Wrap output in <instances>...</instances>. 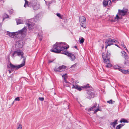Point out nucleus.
I'll use <instances>...</instances> for the list:
<instances>
[{"label": "nucleus", "mask_w": 129, "mask_h": 129, "mask_svg": "<svg viewBox=\"0 0 129 129\" xmlns=\"http://www.w3.org/2000/svg\"><path fill=\"white\" fill-rule=\"evenodd\" d=\"M116 0H112V2H114L115 1H116ZM117 1H118V0H117Z\"/></svg>", "instance_id": "40"}, {"label": "nucleus", "mask_w": 129, "mask_h": 129, "mask_svg": "<svg viewBox=\"0 0 129 129\" xmlns=\"http://www.w3.org/2000/svg\"><path fill=\"white\" fill-rule=\"evenodd\" d=\"M115 45L117 46H118V45L117 44H115Z\"/></svg>", "instance_id": "47"}, {"label": "nucleus", "mask_w": 129, "mask_h": 129, "mask_svg": "<svg viewBox=\"0 0 129 129\" xmlns=\"http://www.w3.org/2000/svg\"><path fill=\"white\" fill-rule=\"evenodd\" d=\"M25 58H24L22 63L18 66L14 65L10 62L9 64L10 66L9 68L11 69H13L15 70L18 69H19L20 68L23 67L25 65Z\"/></svg>", "instance_id": "5"}, {"label": "nucleus", "mask_w": 129, "mask_h": 129, "mask_svg": "<svg viewBox=\"0 0 129 129\" xmlns=\"http://www.w3.org/2000/svg\"><path fill=\"white\" fill-rule=\"evenodd\" d=\"M128 10V9H124V8L122 10L119 9L118 10V14L121 16H118V14H117L116 17H115L114 19H113L112 21L115 22L117 21L118 19H122L121 16L125 15L127 13Z\"/></svg>", "instance_id": "4"}, {"label": "nucleus", "mask_w": 129, "mask_h": 129, "mask_svg": "<svg viewBox=\"0 0 129 129\" xmlns=\"http://www.w3.org/2000/svg\"><path fill=\"white\" fill-rule=\"evenodd\" d=\"M9 73H11V71L10 70H9Z\"/></svg>", "instance_id": "44"}, {"label": "nucleus", "mask_w": 129, "mask_h": 129, "mask_svg": "<svg viewBox=\"0 0 129 129\" xmlns=\"http://www.w3.org/2000/svg\"><path fill=\"white\" fill-rule=\"evenodd\" d=\"M124 58L126 59H128V57L127 55H125Z\"/></svg>", "instance_id": "38"}, {"label": "nucleus", "mask_w": 129, "mask_h": 129, "mask_svg": "<svg viewBox=\"0 0 129 129\" xmlns=\"http://www.w3.org/2000/svg\"><path fill=\"white\" fill-rule=\"evenodd\" d=\"M126 122V120L124 119H122L120 121V122L121 123H122V122Z\"/></svg>", "instance_id": "35"}, {"label": "nucleus", "mask_w": 129, "mask_h": 129, "mask_svg": "<svg viewBox=\"0 0 129 129\" xmlns=\"http://www.w3.org/2000/svg\"><path fill=\"white\" fill-rule=\"evenodd\" d=\"M85 87H86V88H89V86L88 85H87Z\"/></svg>", "instance_id": "42"}, {"label": "nucleus", "mask_w": 129, "mask_h": 129, "mask_svg": "<svg viewBox=\"0 0 129 129\" xmlns=\"http://www.w3.org/2000/svg\"><path fill=\"white\" fill-rule=\"evenodd\" d=\"M102 58L104 60V62L105 63L106 65V67L107 68L111 67L112 65L110 63V53L107 52L106 55H104V53H102Z\"/></svg>", "instance_id": "3"}, {"label": "nucleus", "mask_w": 129, "mask_h": 129, "mask_svg": "<svg viewBox=\"0 0 129 129\" xmlns=\"http://www.w3.org/2000/svg\"><path fill=\"white\" fill-rule=\"evenodd\" d=\"M115 42L116 43H118V41L115 39L112 40L111 38H109L107 39L106 41V45L110 46L112 44V43Z\"/></svg>", "instance_id": "9"}, {"label": "nucleus", "mask_w": 129, "mask_h": 129, "mask_svg": "<svg viewBox=\"0 0 129 129\" xmlns=\"http://www.w3.org/2000/svg\"><path fill=\"white\" fill-rule=\"evenodd\" d=\"M77 64V63H75L71 67V68H74L75 67H76Z\"/></svg>", "instance_id": "28"}, {"label": "nucleus", "mask_w": 129, "mask_h": 129, "mask_svg": "<svg viewBox=\"0 0 129 129\" xmlns=\"http://www.w3.org/2000/svg\"><path fill=\"white\" fill-rule=\"evenodd\" d=\"M124 124H120L117 125L116 127V129H120L123 126Z\"/></svg>", "instance_id": "21"}, {"label": "nucleus", "mask_w": 129, "mask_h": 129, "mask_svg": "<svg viewBox=\"0 0 129 129\" xmlns=\"http://www.w3.org/2000/svg\"><path fill=\"white\" fill-rule=\"evenodd\" d=\"M67 74H63L62 75V77H63L64 78V80H65V82H66V83H67L68 84L67 85V86H69L70 87H71V85H72V84L70 83H69V82H67V81H66V80H65V78H66V77H67Z\"/></svg>", "instance_id": "13"}, {"label": "nucleus", "mask_w": 129, "mask_h": 129, "mask_svg": "<svg viewBox=\"0 0 129 129\" xmlns=\"http://www.w3.org/2000/svg\"><path fill=\"white\" fill-rule=\"evenodd\" d=\"M121 45L127 51H128V50L127 49L125 46L124 45L123 43H122L121 44Z\"/></svg>", "instance_id": "29"}, {"label": "nucleus", "mask_w": 129, "mask_h": 129, "mask_svg": "<svg viewBox=\"0 0 129 129\" xmlns=\"http://www.w3.org/2000/svg\"><path fill=\"white\" fill-rule=\"evenodd\" d=\"M113 68L115 69H118L119 70V69H120V67L118 65H116L113 66Z\"/></svg>", "instance_id": "25"}, {"label": "nucleus", "mask_w": 129, "mask_h": 129, "mask_svg": "<svg viewBox=\"0 0 129 129\" xmlns=\"http://www.w3.org/2000/svg\"><path fill=\"white\" fill-rule=\"evenodd\" d=\"M117 120H115V121L111 123V124L113 125V127H115V125L117 124Z\"/></svg>", "instance_id": "18"}, {"label": "nucleus", "mask_w": 129, "mask_h": 129, "mask_svg": "<svg viewBox=\"0 0 129 129\" xmlns=\"http://www.w3.org/2000/svg\"><path fill=\"white\" fill-rule=\"evenodd\" d=\"M69 48V46L65 43H56L53 45V49H51V51L52 52L61 53L67 55L71 58L72 61L74 60L76 57L73 54L66 52L67 49Z\"/></svg>", "instance_id": "1"}, {"label": "nucleus", "mask_w": 129, "mask_h": 129, "mask_svg": "<svg viewBox=\"0 0 129 129\" xmlns=\"http://www.w3.org/2000/svg\"><path fill=\"white\" fill-rule=\"evenodd\" d=\"M28 27L29 29H31L33 28L32 27H31V26H32V25L30 24H28Z\"/></svg>", "instance_id": "30"}, {"label": "nucleus", "mask_w": 129, "mask_h": 129, "mask_svg": "<svg viewBox=\"0 0 129 129\" xmlns=\"http://www.w3.org/2000/svg\"><path fill=\"white\" fill-rule=\"evenodd\" d=\"M39 99L41 101H43L44 100V99L43 97H39Z\"/></svg>", "instance_id": "32"}, {"label": "nucleus", "mask_w": 129, "mask_h": 129, "mask_svg": "<svg viewBox=\"0 0 129 129\" xmlns=\"http://www.w3.org/2000/svg\"><path fill=\"white\" fill-rule=\"evenodd\" d=\"M72 88L76 89L79 91H81L82 90V88L78 85H73Z\"/></svg>", "instance_id": "15"}, {"label": "nucleus", "mask_w": 129, "mask_h": 129, "mask_svg": "<svg viewBox=\"0 0 129 129\" xmlns=\"http://www.w3.org/2000/svg\"><path fill=\"white\" fill-rule=\"evenodd\" d=\"M68 129H69V128Z\"/></svg>", "instance_id": "49"}, {"label": "nucleus", "mask_w": 129, "mask_h": 129, "mask_svg": "<svg viewBox=\"0 0 129 129\" xmlns=\"http://www.w3.org/2000/svg\"><path fill=\"white\" fill-rule=\"evenodd\" d=\"M79 21L80 22V24L81 26L85 28L86 26V20L85 17L81 16L80 17Z\"/></svg>", "instance_id": "6"}, {"label": "nucleus", "mask_w": 129, "mask_h": 129, "mask_svg": "<svg viewBox=\"0 0 129 129\" xmlns=\"http://www.w3.org/2000/svg\"><path fill=\"white\" fill-rule=\"evenodd\" d=\"M119 70L124 74H129V69L124 70L121 69H119Z\"/></svg>", "instance_id": "14"}, {"label": "nucleus", "mask_w": 129, "mask_h": 129, "mask_svg": "<svg viewBox=\"0 0 129 129\" xmlns=\"http://www.w3.org/2000/svg\"><path fill=\"white\" fill-rule=\"evenodd\" d=\"M108 46V45H106V46L105 47V49H106L107 48V47Z\"/></svg>", "instance_id": "43"}, {"label": "nucleus", "mask_w": 129, "mask_h": 129, "mask_svg": "<svg viewBox=\"0 0 129 129\" xmlns=\"http://www.w3.org/2000/svg\"><path fill=\"white\" fill-rule=\"evenodd\" d=\"M16 20L17 24H19L22 23L23 22L21 20L19 19H18L17 20Z\"/></svg>", "instance_id": "19"}, {"label": "nucleus", "mask_w": 129, "mask_h": 129, "mask_svg": "<svg viewBox=\"0 0 129 129\" xmlns=\"http://www.w3.org/2000/svg\"><path fill=\"white\" fill-rule=\"evenodd\" d=\"M16 54H17V55L18 56H21V58H25V57H24L23 56V53L22 51H19L18 50L16 51H14L13 53L12 54V57L14 58L15 57V55Z\"/></svg>", "instance_id": "8"}, {"label": "nucleus", "mask_w": 129, "mask_h": 129, "mask_svg": "<svg viewBox=\"0 0 129 129\" xmlns=\"http://www.w3.org/2000/svg\"><path fill=\"white\" fill-rule=\"evenodd\" d=\"M14 101H13V102L12 103V104H14Z\"/></svg>", "instance_id": "46"}, {"label": "nucleus", "mask_w": 129, "mask_h": 129, "mask_svg": "<svg viewBox=\"0 0 129 129\" xmlns=\"http://www.w3.org/2000/svg\"><path fill=\"white\" fill-rule=\"evenodd\" d=\"M121 53H122V54H124L125 55V54H126V53L125 52L123 51H122L121 52Z\"/></svg>", "instance_id": "37"}, {"label": "nucleus", "mask_w": 129, "mask_h": 129, "mask_svg": "<svg viewBox=\"0 0 129 129\" xmlns=\"http://www.w3.org/2000/svg\"><path fill=\"white\" fill-rule=\"evenodd\" d=\"M53 61H51L50 60H48V62L49 63H51Z\"/></svg>", "instance_id": "39"}, {"label": "nucleus", "mask_w": 129, "mask_h": 129, "mask_svg": "<svg viewBox=\"0 0 129 129\" xmlns=\"http://www.w3.org/2000/svg\"><path fill=\"white\" fill-rule=\"evenodd\" d=\"M20 99L19 97H17L15 99L14 101H20Z\"/></svg>", "instance_id": "31"}, {"label": "nucleus", "mask_w": 129, "mask_h": 129, "mask_svg": "<svg viewBox=\"0 0 129 129\" xmlns=\"http://www.w3.org/2000/svg\"><path fill=\"white\" fill-rule=\"evenodd\" d=\"M3 20L6 18H8L9 17L8 15L6 14H4L3 16Z\"/></svg>", "instance_id": "22"}, {"label": "nucleus", "mask_w": 129, "mask_h": 129, "mask_svg": "<svg viewBox=\"0 0 129 129\" xmlns=\"http://www.w3.org/2000/svg\"><path fill=\"white\" fill-rule=\"evenodd\" d=\"M66 67L64 66H59V67H56L54 70L55 72H61L65 70Z\"/></svg>", "instance_id": "10"}, {"label": "nucleus", "mask_w": 129, "mask_h": 129, "mask_svg": "<svg viewBox=\"0 0 129 129\" xmlns=\"http://www.w3.org/2000/svg\"><path fill=\"white\" fill-rule=\"evenodd\" d=\"M103 4L104 7L106 6L107 5V2L105 0H104L103 1Z\"/></svg>", "instance_id": "23"}, {"label": "nucleus", "mask_w": 129, "mask_h": 129, "mask_svg": "<svg viewBox=\"0 0 129 129\" xmlns=\"http://www.w3.org/2000/svg\"><path fill=\"white\" fill-rule=\"evenodd\" d=\"M17 129H22V125L20 124H19L17 126Z\"/></svg>", "instance_id": "26"}, {"label": "nucleus", "mask_w": 129, "mask_h": 129, "mask_svg": "<svg viewBox=\"0 0 129 129\" xmlns=\"http://www.w3.org/2000/svg\"><path fill=\"white\" fill-rule=\"evenodd\" d=\"M56 15L57 16L59 17L61 19H62V18L61 17V16L60 14L58 13H57Z\"/></svg>", "instance_id": "33"}, {"label": "nucleus", "mask_w": 129, "mask_h": 129, "mask_svg": "<svg viewBox=\"0 0 129 129\" xmlns=\"http://www.w3.org/2000/svg\"><path fill=\"white\" fill-rule=\"evenodd\" d=\"M16 45L19 48H22L23 46V43L22 41H19L16 43Z\"/></svg>", "instance_id": "12"}, {"label": "nucleus", "mask_w": 129, "mask_h": 129, "mask_svg": "<svg viewBox=\"0 0 129 129\" xmlns=\"http://www.w3.org/2000/svg\"><path fill=\"white\" fill-rule=\"evenodd\" d=\"M74 47H75V48H77V46H75Z\"/></svg>", "instance_id": "45"}, {"label": "nucleus", "mask_w": 129, "mask_h": 129, "mask_svg": "<svg viewBox=\"0 0 129 129\" xmlns=\"http://www.w3.org/2000/svg\"><path fill=\"white\" fill-rule=\"evenodd\" d=\"M7 35H8L9 36L12 38H13L15 36V33H10L9 31H7Z\"/></svg>", "instance_id": "16"}, {"label": "nucleus", "mask_w": 129, "mask_h": 129, "mask_svg": "<svg viewBox=\"0 0 129 129\" xmlns=\"http://www.w3.org/2000/svg\"><path fill=\"white\" fill-rule=\"evenodd\" d=\"M26 31V28H25L24 27L23 29L19 31V33L21 34H23V32H25Z\"/></svg>", "instance_id": "17"}, {"label": "nucleus", "mask_w": 129, "mask_h": 129, "mask_svg": "<svg viewBox=\"0 0 129 129\" xmlns=\"http://www.w3.org/2000/svg\"><path fill=\"white\" fill-rule=\"evenodd\" d=\"M8 60L9 61V60H10V58H9V55H8Z\"/></svg>", "instance_id": "41"}, {"label": "nucleus", "mask_w": 129, "mask_h": 129, "mask_svg": "<svg viewBox=\"0 0 129 129\" xmlns=\"http://www.w3.org/2000/svg\"><path fill=\"white\" fill-rule=\"evenodd\" d=\"M97 104H95L92 107L88 109H86V110H88V112H89L91 111H94V113H95L97 112L98 111H102V110L100 109L99 108H97Z\"/></svg>", "instance_id": "7"}, {"label": "nucleus", "mask_w": 129, "mask_h": 129, "mask_svg": "<svg viewBox=\"0 0 129 129\" xmlns=\"http://www.w3.org/2000/svg\"><path fill=\"white\" fill-rule=\"evenodd\" d=\"M111 1L110 0H109L107 2V5L109 6H110L112 4Z\"/></svg>", "instance_id": "24"}, {"label": "nucleus", "mask_w": 129, "mask_h": 129, "mask_svg": "<svg viewBox=\"0 0 129 129\" xmlns=\"http://www.w3.org/2000/svg\"><path fill=\"white\" fill-rule=\"evenodd\" d=\"M45 1V0H44Z\"/></svg>", "instance_id": "48"}, {"label": "nucleus", "mask_w": 129, "mask_h": 129, "mask_svg": "<svg viewBox=\"0 0 129 129\" xmlns=\"http://www.w3.org/2000/svg\"><path fill=\"white\" fill-rule=\"evenodd\" d=\"M39 16L40 15L39 14L37 15L35 17V18L37 19L38 18Z\"/></svg>", "instance_id": "36"}, {"label": "nucleus", "mask_w": 129, "mask_h": 129, "mask_svg": "<svg viewBox=\"0 0 129 129\" xmlns=\"http://www.w3.org/2000/svg\"><path fill=\"white\" fill-rule=\"evenodd\" d=\"M107 103H109L110 104H112L113 103V101L112 100H111L109 101H107Z\"/></svg>", "instance_id": "34"}, {"label": "nucleus", "mask_w": 129, "mask_h": 129, "mask_svg": "<svg viewBox=\"0 0 129 129\" xmlns=\"http://www.w3.org/2000/svg\"><path fill=\"white\" fill-rule=\"evenodd\" d=\"M84 39L83 37H81L80 39L79 42L81 44L83 43L84 41Z\"/></svg>", "instance_id": "20"}, {"label": "nucleus", "mask_w": 129, "mask_h": 129, "mask_svg": "<svg viewBox=\"0 0 129 129\" xmlns=\"http://www.w3.org/2000/svg\"><path fill=\"white\" fill-rule=\"evenodd\" d=\"M9 12L10 14H12L14 13V11L13 9H11L9 10Z\"/></svg>", "instance_id": "27"}, {"label": "nucleus", "mask_w": 129, "mask_h": 129, "mask_svg": "<svg viewBox=\"0 0 129 129\" xmlns=\"http://www.w3.org/2000/svg\"><path fill=\"white\" fill-rule=\"evenodd\" d=\"M25 4L24 7H26L28 6L31 7L34 10H37L39 9L40 5L39 2L37 0H34L31 2L30 3L28 4V2L26 0H24Z\"/></svg>", "instance_id": "2"}, {"label": "nucleus", "mask_w": 129, "mask_h": 129, "mask_svg": "<svg viewBox=\"0 0 129 129\" xmlns=\"http://www.w3.org/2000/svg\"><path fill=\"white\" fill-rule=\"evenodd\" d=\"M95 94L94 92H89L87 93V98L89 99H90L94 98L95 96Z\"/></svg>", "instance_id": "11"}]
</instances>
